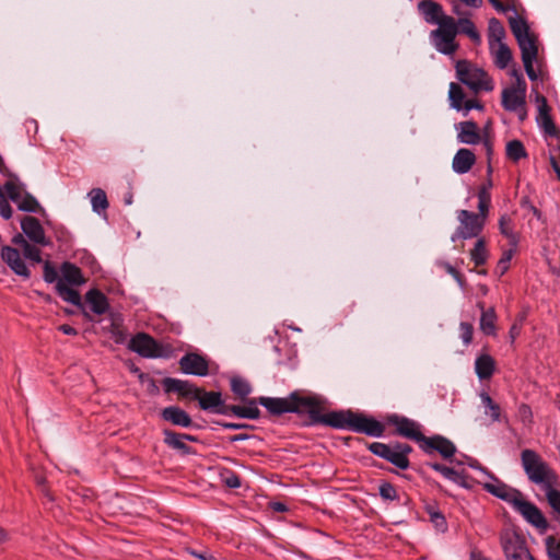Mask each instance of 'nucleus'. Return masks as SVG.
Returning a JSON list of instances; mask_svg holds the SVG:
<instances>
[{"label":"nucleus","instance_id":"obj_1","mask_svg":"<svg viewBox=\"0 0 560 560\" xmlns=\"http://www.w3.org/2000/svg\"><path fill=\"white\" fill-rule=\"evenodd\" d=\"M257 401L271 415L307 413L312 424L322 423L336 429H349L370 436H381L385 429L375 419L351 410L332 411L324 415L325 400L317 395L303 392H293L284 398L259 397Z\"/></svg>","mask_w":560,"mask_h":560},{"label":"nucleus","instance_id":"obj_2","mask_svg":"<svg viewBox=\"0 0 560 560\" xmlns=\"http://www.w3.org/2000/svg\"><path fill=\"white\" fill-rule=\"evenodd\" d=\"M509 25L521 49L526 74L529 80L535 81L538 78L533 67V62L538 56L537 37L529 32L527 21L522 16H510Z\"/></svg>","mask_w":560,"mask_h":560},{"label":"nucleus","instance_id":"obj_3","mask_svg":"<svg viewBox=\"0 0 560 560\" xmlns=\"http://www.w3.org/2000/svg\"><path fill=\"white\" fill-rule=\"evenodd\" d=\"M521 462L529 481L540 486L542 490L558 485L557 474L535 451L524 450L521 454Z\"/></svg>","mask_w":560,"mask_h":560},{"label":"nucleus","instance_id":"obj_4","mask_svg":"<svg viewBox=\"0 0 560 560\" xmlns=\"http://www.w3.org/2000/svg\"><path fill=\"white\" fill-rule=\"evenodd\" d=\"M455 70L457 79L475 93L490 92L494 88L489 74L467 59L457 60Z\"/></svg>","mask_w":560,"mask_h":560},{"label":"nucleus","instance_id":"obj_5","mask_svg":"<svg viewBox=\"0 0 560 560\" xmlns=\"http://www.w3.org/2000/svg\"><path fill=\"white\" fill-rule=\"evenodd\" d=\"M501 545L508 560H535L530 555L524 537L506 530L501 535Z\"/></svg>","mask_w":560,"mask_h":560},{"label":"nucleus","instance_id":"obj_6","mask_svg":"<svg viewBox=\"0 0 560 560\" xmlns=\"http://www.w3.org/2000/svg\"><path fill=\"white\" fill-rule=\"evenodd\" d=\"M457 220L459 222L455 233L452 235V241L463 238L468 240L477 237L483 230L486 222L482 221L476 213L468 210H458Z\"/></svg>","mask_w":560,"mask_h":560},{"label":"nucleus","instance_id":"obj_7","mask_svg":"<svg viewBox=\"0 0 560 560\" xmlns=\"http://www.w3.org/2000/svg\"><path fill=\"white\" fill-rule=\"evenodd\" d=\"M458 33L457 24L454 19H447L446 22L441 23V27L432 31V36L438 38L436 48L444 55H453L458 44L455 43V37Z\"/></svg>","mask_w":560,"mask_h":560},{"label":"nucleus","instance_id":"obj_8","mask_svg":"<svg viewBox=\"0 0 560 560\" xmlns=\"http://www.w3.org/2000/svg\"><path fill=\"white\" fill-rule=\"evenodd\" d=\"M129 349L144 358L162 357V348L148 334L139 332L133 336L128 345Z\"/></svg>","mask_w":560,"mask_h":560},{"label":"nucleus","instance_id":"obj_9","mask_svg":"<svg viewBox=\"0 0 560 560\" xmlns=\"http://www.w3.org/2000/svg\"><path fill=\"white\" fill-rule=\"evenodd\" d=\"M388 423L396 428L397 434L417 441L423 442L425 436L420 431V425L406 417H401L398 415H392L388 417Z\"/></svg>","mask_w":560,"mask_h":560},{"label":"nucleus","instance_id":"obj_10","mask_svg":"<svg viewBox=\"0 0 560 560\" xmlns=\"http://www.w3.org/2000/svg\"><path fill=\"white\" fill-rule=\"evenodd\" d=\"M513 506L533 526L540 530L547 529L548 523L540 510L532 502L524 500L523 495L520 497Z\"/></svg>","mask_w":560,"mask_h":560},{"label":"nucleus","instance_id":"obj_11","mask_svg":"<svg viewBox=\"0 0 560 560\" xmlns=\"http://www.w3.org/2000/svg\"><path fill=\"white\" fill-rule=\"evenodd\" d=\"M536 103L538 104V116L537 121L539 126L545 131L546 136L551 138H558L560 136V130L556 126L551 114H550V106L548 105L547 98L542 95L537 93L536 94Z\"/></svg>","mask_w":560,"mask_h":560},{"label":"nucleus","instance_id":"obj_12","mask_svg":"<svg viewBox=\"0 0 560 560\" xmlns=\"http://www.w3.org/2000/svg\"><path fill=\"white\" fill-rule=\"evenodd\" d=\"M179 368L185 374L206 376L209 373L208 360L198 353H187L182 357Z\"/></svg>","mask_w":560,"mask_h":560},{"label":"nucleus","instance_id":"obj_13","mask_svg":"<svg viewBox=\"0 0 560 560\" xmlns=\"http://www.w3.org/2000/svg\"><path fill=\"white\" fill-rule=\"evenodd\" d=\"M21 229L30 241L43 246L49 245L50 241L46 237L45 231L38 219L34 217H24L21 221Z\"/></svg>","mask_w":560,"mask_h":560},{"label":"nucleus","instance_id":"obj_14","mask_svg":"<svg viewBox=\"0 0 560 560\" xmlns=\"http://www.w3.org/2000/svg\"><path fill=\"white\" fill-rule=\"evenodd\" d=\"M421 448L427 453L436 451L446 459L451 458L456 452L455 445L450 440L440 435L425 438Z\"/></svg>","mask_w":560,"mask_h":560},{"label":"nucleus","instance_id":"obj_15","mask_svg":"<svg viewBox=\"0 0 560 560\" xmlns=\"http://www.w3.org/2000/svg\"><path fill=\"white\" fill-rule=\"evenodd\" d=\"M419 11L423 14L424 20L430 24H438L441 27V23L446 22L452 16L445 15L442 5L433 0H422L418 4Z\"/></svg>","mask_w":560,"mask_h":560},{"label":"nucleus","instance_id":"obj_16","mask_svg":"<svg viewBox=\"0 0 560 560\" xmlns=\"http://www.w3.org/2000/svg\"><path fill=\"white\" fill-rule=\"evenodd\" d=\"M525 94L520 93L514 88L504 89L502 92V106L509 112H521L520 118L524 119L526 116L525 109Z\"/></svg>","mask_w":560,"mask_h":560},{"label":"nucleus","instance_id":"obj_17","mask_svg":"<svg viewBox=\"0 0 560 560\" xmlns=\"http://www.w3.org/2000/svg\"><path fill=\"white\" fill-rule=\"evenodd\" d=\"M163 385L166 393L176 392L180 397L195 400L199 397L198 393L200 388L188 381L166 377L163 381Z\"/></svg>","mask_w":560,"mask_h":560},{"label":"nucleus","instance_id":"obj_18","mask_svg":"<svg viewBox=\"0 0 560 560\" xmlns=\"http://www.w3.org/2000/svg\"><path fill=\"white\" fill-rule=\"evenodd\" d=\"M1 258L12 269L14 273L28 279L31 273L25 262L21 258L20 252L10 246H3L1 249Z\"/></svg>","mask_w":560,"mask_h":560},{"label":"nucleus","instance_id":"obj_19","mask_svg":"<svg viewBox=\"0 0 560 560\" xmlns=\"http://www.w3.org/2000/svg\"><path fill=\"white\" fill-rule=\"evenodd\" d=\"M257 399H249L245 406H223L222 408L218 409V413H233L236 417L244 418V419H258L260 416V410L257 407Z\"/></svg>","mask_w":560,"mask_h":560},{"label":"nucleus","instance_id":"obj_20","mask_svg":"<svg viewBox=\"0 0 560 560\" xmlns=\"http://www.w3.org/2000/svg\"><path fill=\"white\" fill-rule=\"evenodd\" d=\"M483 488L489 493H491L504 501H508V502L512 503L513 505L522 495V493L518 490L513 489V488L509 487L508 485H505L504 482L497 480V479L494 480V482L485 483Z\"/></svg>","mask_w":560,"mask_h":560},{"label":"nucleus","instance_id":"obj_21","mask_svg":"<svg viewBox=\"0 0 560 560\" xmlns=\"http://www.w3.org/2000/svg\"><path fill=\"white\" fill-rule=\"evenodd\" d=\"M161 417L163 420L183 428H188L192 424L190 416L185 410L176 406L164 408L161 411Z\"/></svg>","mask_w":560,"mask_h":560},{"label":"nucleus","instance_id":"obj_22","mask_svg":"<svg viewBox=\"0 0 560 560\" xmlns=\"http://www.w3.org/2000/svg\"><path fill=\"white\" fill-rule=\"evenodd\" d=\"M61 277L58 281H63L67 285L79 287L85 283L81 269L75 265L65 261L60 267Z\"/></svg>","mask_w":560,"mask_h":560},{"label":"nucleus","instance_id":"obj_23","mask_svg":"<svg viewBox=\"0 0 560 560\" xmlns=\"http://www.w3.org/2000/svg\"><path fill=\"white\" fill-rule=\"evenodd\" d=\"M476 162L475 154L468 149H460L453 159V170L458 174L467 173Z\"/></svg>","mask_w":560,"mask_h":560},{"label":"nucleus","instance_id":"obj_24","mask_svg":"<svg viewBox=\"0 0 560 560\" xmlns=\"http://www.w3.org/2000/svg\"><path fill=\"white\" fill-rule=\"evenodd\" d=\"M198 396L196 400L203 410H214L217 412L218 409L224 406L219 392H205L200 388Z\"/></svg>","mask_w":560,"mask_h":560},{"label":"nucleus","instance_id":"obj_25","mask_svg":"<svg viewBox=\"0 0 560 560\" xmlns=\"http://www.w3.org/2000/svg\"><path fill=\"white\" fill-rule=\"evenodd\" d=\"M164 443L173 448L179 451L182 454L187 455L194 453L191 447L184 441V433H176L172 430H164Z\"/></svg>","mask_w":560,"mask_h":560},{"label":"nucleus","instance_id":"obj_26","mask_svg":"<svg viewBox=\"0 0 560 560\" xmlns=\"http://www.w3.org/2000/svg\"><path fill=\"white\" fill-rule=\"evenodd\" d=\"M410 452H411L410 445L397 443L395 446H393V452H392L390 456L387 458V460L400 469H406L409 466V460H408L407 455Z\"/></svg>","mask_w":560,"mask_h":560},{"label":"nucleus","instance_id":"obj_27","mask_svg":"<svg viewBox=\"0 0 560 560\" xmlns=\"http://www.w3.org/2000/svg\"><path fill=\"white\" fill-rule=\"evenodd\" d=\"M478 307L481 310V316H480V329L486 335H495V322H497V314L493 307H490L488 310L483 308V303H478Z\"/></svg>","mask_w":560,"mask_h":560},{"label":"nucleus","instance_id":"obj_28","mask_svg":"<svg viewBox=\"0 0 560 560\" xmlns=\"http://www.w3.org/2000/svg\"><path fill=\"white\" fill-rule=\"evenodd\" d=\"M495 362L489 354H481L476 359L475 370L480 380L490 378L494 372Z\"/></svg>","mask_w":560,"mask_h":560},{"label":"nucleus","instance_id":"obj_29","mask_svg":"<svg viewBox=\"0 0 560 560\" xmlns=\"http://www.w3.org/2000/svg\"><path fill=\"white\" fill-rule=\"evenodd\" d=\"M85 300L90 304L91 310L95 314L102 315V314L106 313V311L108 308V303H107L106 296L101 291L95 290V289L90 290L85 294Z\"/></svg>","mask_w":560,"mask_h":560},{"label":"nucleus","instance_id":"obj_30","mask_svg":"<svg viewBox=\"0 0 560 560\" xmlns=\"http://www.w3.org/2000/svg\"><path fill=\"white\" fill-rule=\"evenodd\" d=\"M55 288L57 293L63 301L69 302L75 306H82L81 296L77 290L70 288V285H67L66 283H63V281H57Z\"/></svg>","mask_w":560,"mask_h":560},{"label":"nucleus","instance_id":"obj_31","mask_svg":"<svg viewBox=\"0 0 560 560\" xmlns=\"http://www.w3.org/2000/svg\"><path fill=\"white\" fill-rule=\"evenodd\" d=\"M5 198H9L14 203L20 202L23 195H25L24 187L16 179H9L3 186H1Z\"/></svg>","mask_w":560,"mask_h":560},{"label":"nucleus","instance_id":"obj_32","mask_svg":"<svg viewBox=\"0 0 560 560\" xmlns=\"http://www.w3.org/2000/svg\"><path fill=\"white\" fill-rule=\"evenodd\" d=\"M458 138H469V140H482L478 125L472 120L462 121L457 126Z\"/></svg>","mask_w":560,"mask_h":560},{"label":"nucleus","instance_id":"obj_33","mask_svg":"<svg viewBox=\"0 0 560 560\" xmlns=\"http://www.w3.org/2000/svg\"><path fill=\"white\" fill-rule=\"evenodd\" d=\"M456 24L458 33L467 35L475 44H479L481 42V36L476 28L475 23L470 19L460 18Z\"/></svg>","mask_w":560,"mask_h":560},{"label":"nucleus","instance_id":"obj_34","mask_svg":"<svg viewBox=\"0 0 560 560\" xmlns=\"http://www.w3.org/2000/svg\"><path fill=\"white\" fill-rule=\"evenodd\" d=\"M488 256L489 254L486 247V241L483 238H479L470 250V259L476 266H481L486 264Z\"/></svg>","mask_w":560,"mask_h":560},{"label":"nucleus","instance_id":"obj_35","mask_svg":"<svg viewBox=\"0 0 560 560\" xmlns=\"http://www.w3.org/2000/svg\"><path fill=\"white\" fill-rule=\"evenodd\" d=\"M429 466L432 469H434L435 471H439L440 474H442L446 479H448L457 485H462V486L465 485V477L462 474H459L458 471H456L455 469L446 467V466L438 464V463L429 464Z\"/></svg>","mask_w":560,"mask_h":560},{"label":"nucleus","instance_id":"obj_36","mask_svg":"<svg viewBox=\"0 0 560 560\" xmlns=\"http://www.w3.org/2000/svg\"><path fill=\"white\" fill-rule=\"evenodd\" d=\"M499 228L501 234H503L510 241V244L515 247L517 245L518 237L513 231L512 219L509 215L503 214L499 220Z\"/></svg>","mask_w":560,"mask_h":560},{"label":"nucleus","instance_id":"obj_37","mask_svg":"<svg viewBox=\"0 0 560 560\" xmlns=\"http://www.w3.org/2000/svg\"><path fill=\"white\" fill-rule=\"evenodd\" d=\"M92 208L96 212L105 211L108 207L106 194L101 188H94L90 191Z\"/></svg>","mask_w":560,"mask_h":560},{"label":"nucleus","instance_id":"obj_38","mask_svg":"<svg viewBox=\"0 0 560 560\" xmlns=\"http://www.w3.org/2000/svg\"><path fill=\"white\" fill-rule=\"evenodd\" d=\"M488 31H489L488 36H489L490 43L499 42L501 44L502 39L505 37L504 26L501 23V21L498 20L497 18H491L489 20Z\"/></svg>","mask_w":560,"mask_h":560},{"label":"nucleus","instance_id":"obj_39","mask_svg":"<svg viewBox=\"0 0 560 560\" xmlns=\"http://www.w3.org/2000/svg\"><path fill=\"white\" fill-rule=\"evenodd\" d=\"M480 399L486 407V415H489L492 421H500L501 408L500 406L487 394L481 393Z\"/></svg>","mask_w":560,"mask_h":560},{"label":"nucleus","instance_id":"obj_40","mask_svg":"<svg viewBox=\"0 0 560 560\" xmlns=\"http://www.w3.org/2000/svg\"><path fill=\"white\" fill-rule=\"evenodd\" d=\"M513 59L512 50L510 47L501 43L495 55V65L500 69H505Z\"/></svg>","mask_w":560,"mask_h":560},{"label":"nucleus","instance_id":"obj_41","mask_svg":"<svg viewBox=\"0 0 560 560\" xmlns=\"http://www.w3.org/2000/svg\"><path fill=\"white\" fill-rule=\"evenodd\" d=\"M231 389L242 400H244L252 392L249 383L241 377H233L231 380Z\"/></svg>","mask_w":560,"mask_h":560},{"label":"nucleus","instance_id":"obj_42","mask_svg":"<svg viewBox=\"0 0 560 560\" xmlns=\"http://www.w3.org/2000/svg\"><path fill=\"white\" fill-rule=\"evenodd\" d=\"M450 101L452 107L457 110L463 109V104L465 102V93L462 86L457 83H451L450 85Z\"/></svg>","mask_w":560,"mask_h":560},{"label":"nucleus","instance_id":"obj_43","mask_svg":"<svg viewBox=\"0 0 560 560\" xmlns=\"http://www.w3.org/2000/svg\"><path fill=\"white\" fill-rule=\"evenodd\" d=\"M425 511L430 516V521L434 524V526L438 530L443 533L447 529L446 520H445L444 515L439 510H436L432 505H428L425 508Z\"/></svg>","mask_w":560,"mask_h":560},{"label":"nucleus","instance_id":"obj_44","mask_svg":"<svg viewBox=\"0 0 560 560\" xmlns=\"http://www.w3.org/2000/svg\"><path fill=\"white\" fill-rule=\"evenodd\" d=\"M546 552L549 560H560V540L555 536L545 539Z\"/></svg>","mask_w":560,"mask_h":560},{"label":"nucleus","instance_id":"obj_45","mask_svg":"<svg viewBox=\"0 0 560 560\" xmlns=\"http://www.w3.org/2000/svg\"><path fill=\"white\" fill-rule=\"evenodd\" d=\"M506 155L510 160L517 162L520 159L526 156L525 148L523 142H508Z\"/></svg>","mask_w":560,"mask_h":560},{"label":"nucleus","instance_id":"obj_46","mask_svg":"<svg viewBox=\"0 0 560 560\" xmlns=\"http://www.w3.org/2000/svg\"><path fill=\"white\" fill-rule=\"evenodd\" d=\"M18 205V208L22 211H26V212H37L38 209H39V203L37 202V200L28 192H25V195H23L22 199L20 200V202L16 203Z\"/></svg>","mask_w":560,"mask_h":560},{"label":"nucleus","instance_id":"obj_47","mask_svg":"<svg viewBox=\"0 0 560 560\" xmlns=\"http://www.w3.org/2000/svg\"><path fill=\"white\" fill-rule=\"evenodd\" d=\"M544 491L551 508L560 514V491L556 489V486H550L549 489H544Z\"/></svg>","mask_w":560,"mask_h":560},{"label":"nucleus","instance_id":"obj_48","mask_svg":"<svg viewBox=\"0 0 560 560\" xmlns=\"http://www.w3.org/2000/svg\"><path fill=\"white\" fill-rule=\"evenodd\" d=\"M460 338L468 346L472 341L474 326L470 323L463 322L459 324Z\"/></svg>","mask_w":560,"mask_h":560},{"label":"nucleus","instance_id":"obj_49","mask_svg":"<svg viewBox=\"0 0 560 560\" xmlns=\"http://www.w3.org/2000/svg\"><path fill=\"white\" fill-rule=\"evenodd\" d=\"M23 250V255L34 261V262H40L42 261V257H40V250L34 246V245H31L30 243H25V246L22 248Z\"/></svg>","mask_w":560,"mask_h":560},{"label":"nucleus","instance_id":"obj_50","mask_svg":"<svg viewBox=\"0 0 560 560\" xmlns=\"http://www.w3.org/2000/svg\"><path fill=\"white\" fill-rule=\"evenodd\" d=\"M43 277L47 283H54V282L57 283V281L60 279V278H58V271L49 261L44 262Z\"/></svg>","mask_w":560,"mask_h":560},{"label":"nucleus","instance_id":"obj_51","mask_svg":"<svg viewBox=\"0 0 560 560\" xmlns=\"http://www.w3.org/2000/svg\"><path fill=\"white\" fill-rule=\"evenodd\" d=\"M380 495L384 500H395L397 499V491L395 487L388 482H384L380 486Z\"/></svg>","mask_w":560,"mask_h":560},{"label":"nucleus","instance_id":"obj_52","mask_svg":"<svg viewBox=\"0 0 560 560\" xmlns=\"http://www.w3.org/2000/svg\"><path fill=\"white\" fill-rule=\"evenodd\" d=\"M558 158H560V143L559 142L557 143V145L555 148H552L550 150V163L560 180V165L558 162Z\"/></svg>","mask_w":560,"mask_h":560},{"label":"nucleus","instance_id":"obj_53","mask_svg":"<svg viewBox=\"0 0 560 560\" xmlns=\"http://www.w3.org/2000/svg\"><path fill=\"white\" fill-rule=\"evenodd\" d=\"M517 416L523 423H530L532 418H533L530 407L525 404L520 405L518 410H517Z\"/></svg>","mask_w":560,"mask_h":560},{"label":"nucleus","instance_id":"obj_54","mask_svg":"<svg viewBox=\"0 0 560 560\" xmlns=\"http://www.w3.org/2000/svg\"><path fill=\"white\" fill-rule=\"evenodd\" d=\"M513 254H514V249L513 248H511L509 250H505L503 253L502 257L500 258V260L498 262V268L501 269V273H504L508 270L509 262L512 259Z\"/></svg>","mask_w":560,"mask_h":560},{"label":"nucleus","instance_id":"obj_55","mask_svg":"<svg viewBox=\"0 0 560 560\" xmlns=\"http://www.w3.org/2000/svg\"><path fill=\"white\" fill-rule=\"evenodd\" d=\"M24 128L26 129L27 137L34 138L38 131V124L35 119L28 118L23 124Z\"/></svg>","mask_w":560,"mask_h":560},{"label":"nucleus","instance_id":"obj_56","mask_svg":"<svg viewBox=\"0 0 560 560\" xmlns=\"http://www.w3.org/2000/svg\"><path fill=\"white\" fill-rule=\"evenodd\" d=\"M490 201H478V213H476L477 217L482 219L483 222L487 221L488 214H489V208H490Z\"/></svg>","mask_w":560,"mask_h":560},{"label":"nucleus","instance_id":"obj_57","mask_svg":"<svg viewBox=\"0 0 560 560\" xmlns=\"http://www.w3.org/2000/svg\"><path fill=\"white\" fill-rule=\"evenodd\" d=\"M441 266L445 269V271L447 273H450L451 276H453L455 278V280L459 283V285H462V287L464 285V279H463L462 275L453 266H451L447 262H442Z\"/></svg>","mask_w":560,"mask_h":560},{"label":"nucleus","instance_id":"obj_58","mask_svg":"<svg viewBox=\"0 0 560 560\" xmlns=\"http://www.w3.org/2000/svg\"><path fill=\"white\" fill-rule=\"evenodd\" d=\"M483 109V104L476 100V98H471V100H465L464 104H463V109H465L466 112H469L470 109Z\"/></svg>","mask_w":560,"mask_h":560},{"label":"nucleus","instance_id":"obj_59","mask_svg":"<svg viewBox=\"0 0 560 560\" xmlns=\"http://www.w3.org/2000/svg\"><path fill=\"white\" fill-rule=\"evenodd\" d=\"M482 140H491L493 138L492 121L488 120L483 128L480 130Z\"/></svg>","mask_w":560,"mask_h":560},{"label":"nucleus","instance_id":"obj_60","mask_svg":"<svg viewBox=\"0 0 560 560\" xmlns=\"http://www.w3.org/2000/svg\"><path fill=\"white\" fill-rule=\"evenodd\" d=\"M388 445L380 442H374L369 445V450L377 456H382Z\"/></svg>","mask_w":560,"mask_h":560},{"label":"nucleus","instance_id":"obj_61","mask_svg":"<svg viewBox=\"0 0 560 560\" xmlns=\"http://www.w3.org/2000/svg\"><path fill=\"white\" fill-rule=\"evenodd\" d=\"M224 482L230 488H238L241 486L240 477L235 474H230L225 477Z\"/></svg>","mask_w":560,"mask_h":560},{"label":"nucleus","instance_id":"obj_62","mask_svg":"<svg viewBox=\"0 0 560 560\" xmlns=\"http://www.w3.org/2000/svg\"><path fill=\"white\" fill-rule=\"evenodd\" d=\"M489 2L500 12H506L509 10H515L514 5L504 4L500 0H489Z\"/></svg>","mask_w":560,"mask_h":560},{"label":"nucleus","instance_id":"obj_63","mask_svg":"<svg viewBox=\"0 0 560 560\" xmlns=\"http://www.w3.org/2000/svg\"><path fill=\"white\" fill-rule=\"evenodd\" d=\"M478 201H490L491 202V195L488 190V187L481 186L478 191Z\"/></svg>","mask_w":560,"mask_h":560},{"label":"nucleus","instance_id":"obj_64","mask_svg":"<svg viewBox=\"0 0 560 560\" xmlns=\"http://www.w3.org/2000/svg\"><path fill=\"white\" fill-rule=\"evenodd\" d=\"M515 90H517L520 93H524L526 94V82L523 78V75H518L517 79H516V88H514Z\"/></svg>","mask_w":560,"mask_h":560}]
</instances>
